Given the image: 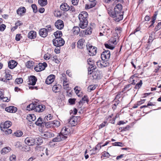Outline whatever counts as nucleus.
Instances as JSON below:
<instances>
[{"label": "nucleus", "mask_w": 161, "mask_h": 161, "mask_svg": "<svg viewBox=\"0 0 161 161\" xmlns=\"http://www.w3.org/2000/svg\"><path fill=\"white\" fill-rule=\"evenodd\" d=\"M53 44L57 47L63 46L65 42L62 38H55L53 40Z\"/></svg>", "instance_id": "obj_4"}, {"label": "nucleus", "mask_w": 161, "mask_h": 161, "mask_svg": "<svg viewBox=\"0 0 161 161\" xmlns=\"http://www.w3.org/2000/svg\"><path fill=\"white\" fill-rule=\"evenodd\" d=\"M46 29L47 33L48 32H50L52 31V29L50 25H48L47 26H46Z\"/></svg>", "instance_id": "obj_56"}, {"label": "nucleus", "mask_w": 161, "mask_h": 161, "mask_svg": "<svg viewBox=\"0 0 161 161\" xmlns=\"http://www.w3.org/2000/svg\"><path fill=\"white\" fill-rule=\"evenodd\" d=\"M28 117L30 119V121H34L36 119V116L34 114H30L29 116H28Z\"/></svg>", "instance_id": "obj_52"}, {"label": "nucleus", "mask_w": 161, "mask_h": 161, "mask_svg": "<svg viewBox=\"0 0 161 161\" xmlns=\"http://www.w3.org/2000/svg\"><path fill=\"white\" fill-rule=\"evenodd\" d=\"M12 122L9 121H5L4 123L2 125L1 124L0 125V129L2 131H4L3 130V127L2 126H3V129H7L9 127H10L12 125Z\"/></svg>", "instance_id": "obj_14"}, {"label": "nucleus", "mask_w": 161, "mask_h": 161, "mask_svg": "<svg viewBox=\"0 0 161 161\" xmlns=\"http://www.w3.org/2000/svg\"><path fill=\"white\" fill-rule=\"evenodd\" d=\"M45 125L47 128L53 127L52 121H49L45 122Z\"/></svg>", "instance_id": "obj_46"}, {"label": "nucleus", "mask_w": 161, "mask_h": 161, "mask_svg": "<svg viewBox=\"0 0 161 161\" xmlns=\"http://www.w3.org/2000/svg\"><path fill=\"white\" fill-rule=\"evenodd\" d=\"M36 103H32L28 105L26 107V110L29 111L32 110H34L35 111Z\"/></svg>", "instance_id": "obj_30"}, {"label": "nucleus", "mask_w": 161, "mask_h": 161, "mask_svg": "<svg viewBox=\"0 0 161 161\" xmlns=\"http://www.w3.org/2000/svg\"><path fill=\"white\" fill-rule=\"evenodd\" d=\"M17 109L14 106H9L5 108V110L7 112L11 113H14L16 112Z\"/></svg>", "instance_id": "obj_20"}, {"label": "nucleus", "mask_w": 161, "mask_h": 161, "mask_svg": "<svg viewBox=\"0 0 161 161\" xmlns=\"http://www.w3.org/2000/svg\"><path fill=\"white\" fill-rule=\"evenodd\" d=\"M104 45L106 48L113 50L114 48V47L112 46L110 44L108 43H105Z\"/></svg>", "instance_id": "obj_54"}, {"label": "nucleus", "mask_w": 161, "mask_h": 161, "mask_svg": "<svg viewBox=\"0 0 161 161\" xmlns=\"http://www.w3.org/2000/svg\"><path fill=\"white\" fill-rule=\"evenodd\" d=\"M15 82L18 84L22 83L23 82V80L22 78H19L16 79Z\"/></svg>", "instance_id": "obj_55"}, {"label": "nucleus", "mask_w": 161, "mask_h": 161, "mask_svg": "<svg viewBox=\"0 0 161 161\" xmlns=\"http://www.w3.org/2000/svg\"><path fill=\"white\" fill-rule=\"evenodd\" d=\"M17 14L19 15H23L26 12V9L24 7H21L16 11Z\"/></svg>", "instance_id": "obj_18"}, {"label": "nucleus", "mask_w": 161, "mask_h": 161, "mask_svg": "<svg viewBox=\"0 0 161 161\" xmlns=\"http://www.w3.org/2000/svg\"><path fill=\"white\" fill-rule=\"evenodd\" d=\"M75 98H69L68 101L69 103L71 105H73L75 104Z\"/></svg>", "instance_id": "obj_60"}, {"label": "nucleus", "mask_w": 161, "mask_h": 161, "mask_svg": "<svg viewBox=\"0 0 161 161\" xmlns=\"http://www.w3.org/2000/svg\"><path fill=\"white\" fill-rule=\"evenodd\" d=\"M60 122L57 120L52 121L53 127H58L60 125Z\"/></svg>", "instance_id": "obj_42"}, {"label": "nucleus", "mask_w": 161, "mask_h": 161, "mask_svg": "<svg viewBox=\"0 0 161 161\" xmlns=\"http://www.w3.org/2000/svg\"><path fill=\"white\" fill-rule=\"evenodd\" d=\"M42 120L41 117H39L37 119L35 123L37 125H41L42 124Z\"/></svg>", "instance_id": "obj_47"}, {"label": "nucleus", "mask_w": 161, "mask_h": 161, "mask_svg": "<svg viewBox=\"0 0 161 161\" xmlns=\"http://www.w3.org/2000/svg\"><path fill=\"white\" fill-rule=\"evenodd\" d=\"M36 32L34 31H30L28 34V37L31 39H34L36 37Z\"/></svg>", "instance_id": "obj_27"}, {"label": "nucleus", "mask_w": 161, "mask_h": 161, "mask_svg": "<svg viewBox=\"0 0 161 161\" xmlns=\"http://www.w3.org/2000/svg\"><path fill=\"white\" fill-rule=\"evenodd\" d=\"M60 79L61 81H63V83L68 82V80L66 77V75L65 73H62L61 74Z\"/></svg>", "instance_id": "obj_31"}, {"label": "nucleus", "mask_w": 161, "mask_h": 161, "mask_svg": "<svg viewBox=\"0 0 161 161\" xmlns=\"http://www.w3.org/2000/svg\"><path fill=\"white\" fill-rule=\"evenodd\" d=\"M25 142L27 145L30 146H33L35 144V140L31 137H27L25 140Z\"/></svg>", "instance_id": "obj_9"}, {"label": "nucleus", "mask_w": 161, "mask_h": 161, "mask_svg": "<svg viewBox=\"0 0 161 161\" xmlns=\"http://www.w3.org/2000/svg\"><path fill=\"white\" fill-rule=\"evenodd\" d=\"M11 150V148L9 147H7L3 148L1 151V153L3 154H5Z\"/></svg>", "instance_id": "obj_33"}, {"label": "nucleus", "mask_w": 161, "mask_h": 161, "mask_svg": "<svg viewBox=\"0 0 161 161\" xmlns=\"http://www.w3.org/2000/svg\"><path fill=\"white\" fill-rule=\"evenodd\" d=\"M43 58L45 60H47L50 58V55L49 54H45Z\"/></svg>", "instance_id": "obj_63"}, {"label": "nucleus", "mask_w": 161, "mask_h": 161, "mask_svg": "<svg viewBox=\"0 0 161 161\" xmlns=\"http://www.w3.org/2000/svg\"><path fill=\"white\" fill-rule=\"evenodd\" d=\"M161 28V22L158 23L156 26L155 28V30L157 31L159 30Z\"/></svg>", "instance_id": "obj_58"}, {"label": "nucleus", "mask_w": 161, "mask_h": 161, "mask_svg": "<svg viewBox=\"0 0 161 161\" xmlns=\"http://www.w3.org/2000/svg\"><path fill=\"white\" fill-rule=\"evenodd\" d=\"M37 80L36 77L34 76H31L29 78L28 85L34 86Z\"/></svg>", "instance_id": "obj_15"}, {"label": "nucleus", "mask_w": 161, "mask_h": 161, "mask_svg": "<svg viewBox=\"0 0 161 161\" xmlns=\"http://www.w3.org/2000/svg\"><path fill=\"white\" fill-rule=\"evenodd\" d=\"M85 40L83 39H80L77 42V47L80 49L83 48L85 46Z\"/></svg>", "instance_id": "obj_24"}, {"label": "nucleus", "mask_w": 161, "mask_h": 161, "mask_svg": "<svg viewBox=\"0 0 161 161\" xmlns=\"http://www.w3.org/2000/svg\"><path fill=\"white\" fill-rule=\"evenodd\" d=\"M68 122L71 126H75L76 124V122L75 121L74 118H70L68 119Z\"/></svg>", "instance_id": "obj_35"}, {"label": "nucleus", "mask_w": 161, "mask_h": 161, "mask_svg": "<svg viewBox=\"0 0 161 161\" xmlns=\"http://www.w3.org/2000/svg\"><path fill=\"white\" fill-rule=\"evenodd\" d=\"M60 9L64 11H67L70 9V7L66 3H62L60 6Z\"/></svg>", "instance_id": "obj_21"}, {"label": "nucleus", "mask_w": 161, "mask_h": 161, "mask_svg": "<svg viewBox=\"0 0 161 161\" xmlns=\"http://www.w3.org/2000/svg\"><path fill=\"white\" fill-rule=\"evenodd\" d=\"M88 100L87 98V97L86 96H84L82 98V99L79 102V104L80 106H82L83 103L85 102L88 103Z\"/></svg>", "instance_id": "obj_28"}, {"label": "nucleus", "mask_w": 161, "mask_h": 161, "mask_svg": "<svg viewBox=\"0 0 161 161\" xmlns=\"http://www.w3.org/2000/svg\"><path fill=\"white\" fill-rule=\"evenodd\" d=\"M33 64L34 62L33 61H28L27 62L26 66L28 68H31L33 66Z\"/></svg>", "instance_id": "obj_48"}, {"label": "nucleus", "mask_w": 161, "mask_h": 161, "mask_svg": "<svg viewBox=\"0 0 161 161\" xmlns=\"http://www.w3.org/2000/svg\"><path fill=\"white\" fill-rule=\"evenodd\" d=\"M55 25L58 29L61 30L64 27L63 22L60 19L58 20L55 23Z\"/></svg>", "instance_id": "obj_12"}, {"label": "nucleus", "mask_w": 161, "mask_h": 161, "mask_svg": "<svg viewBox=\"0 0 161 161\" xmlns=\"http://www.w3.org/2000/svg\"><path fill=\"white\" fill-rule=\"evenodd\" d=\"M108 14L114 18V20L116 22H119L123 19V13L114 11L111 10H108Z\"/></svg>", "instance_id": "obj_3"}, {"label": "nucleus", "mask_w": 161, "mask_h": 161, "mask_svg": "<svg viewBox=\"0 0 161 161\" xmlns=\"http://www.w3.org/2000/svg\"><path fill=\"white\" fill-rule=\"evenodd\" d=\"M8 69H5V77L6 78V79L7 80H10L12 79V75L9 74L8 72H7Z\"/></svg>", "instance_id": "obj_41"}, {"label": "nucleus", "mask_w": 161, "mask_h": 161, "mask_svg": "<svg viewBox=\"0 0 161 161\" xmlns=\"http://www.w3.org/2000/svg\"><path fill=\"white\" fill-rule=\"evenodd\" d=\"M47 66V64L46 62L42 63H39L35 67L34 69L36 72H40L44 70Z\"/></svg>", "instance_id": "obj_6"}, {"label": "nucleus", "mask_w": 161, "mask_h": 161, "mask_svg": "<svg viewBox=\"0 0 161 161\" xmlns=\"http://www.w3.org/2000/svg\"><path fill=\"white\" fill-rule=\"evenodd\" d=\"M70 132L69 129L67 127H64L61 130V132L57 136L53 139L52 141L54 142H58L64 140L67 138L66 136L68 135Z\"/></svg>", "instance_id": "obj_1"}, {"label": "nucleus", "mask_w": 161, "mask_h": 161, "mask_svg": "<svg viewBox=\"0 0 161 161\" xmlns=\"http://www.w3.org/2000/svg\"><path fill=\"white\" fill-rule=\"evenodd\" d=\"M115 31L117 33V38H118V34L120 33L121 31V29L120 28H115Z\"/></svg>", "instance_id": "obj_62"}, {"label": "nucleus", "mask_w": 161, "mask_h": 161, "mask_svg": "<svg viewBox=\"0 0 161 161\" xmlns=\"http://www.w3.org/2000/svg\"><path fill=\"white\" fill-rule=\"evenodd\" d=\"M53 91L55 93L59 92V89L57 85H54L52 88Z\"/></svg>", "instance_id": "obj_51"}, {"label": "nucleus", "mask_w": 161, "mask_h": 161, "mask_svg": "<svg viewBox=\"0 0 161 161\" xmlns=\"http://www.w3.org/2000/svg\"><path fill=\"white\" fill-rule=\"evenodd\" d=\"M90 3L87 6V8L89 9L94 7L97 3L96 0H89Z\"/></svg>", "instance_id": "obj_29"}, {"label": "nucleus", "mask_w": 161, "mask_h": 161, "mask_svg": "<svg viewBox=\"0 0 161 161\" xmlns=\"http://www.w3.org/2000/svg\"><path fill=\"white\" fill-rule=\"evenodd\" d=\"M142 80H140L139 82L136 84L135 87V88L137 89L139 88L142 86Z\"/></svg>", "instance_id": "obj_49"}, {"label": "nucleus", "mask_w": 161, "mask_h": 161, "mask_svg": "<svg viewBox=\"0 0 161 161\" xmlns=\"http://www.w3.org/2000/svg\"><path fill=\"white\" fill-rule=\"evenodd\" d=\"M67 82L64 83L63 84V86L64 89L66 90L67 92H68L70 90L71 88L69 86V84Z\"/></svg>", "instance_id": "obj_36"}, {"label": "nucleus", "mask_w": 161, "mask_h": 161, "mask_svg": "<svg viewBox=\"0 0 161 161\" xmlns=\"http://www.w3.org/2000/svg\"><path fill=\"white\" fill-rule=\"evenodd\" d=\"M113 11L117 12L124 13V11H122V6L121 4L120 3L117 4L115 7Z\"/></svg>", "instance_id": "obj_22"}, {"label": "nucleus", "mask_w": 161, "mask_h": 161, "mask_svg": "<svg viewBox=\"0 0 161 161\" xmlns=\"http://www.w3.org/2000/svg\"><path fill=\"white\" fill-rule=\"evenodd\" d=\"M38 3L42 7L44 6L47 3V0H38Z\"/></svg>", "instance_id": "obj_37"}, {"label": "nucleus", "mask_w": 161, "mask_h": 161, "mask_svg": "<svg viewBox=\"0 0 161 161\" xmlns=\"http://www.w3.org/2000/svg\"><path fill=\"white\" fill-rule=\"evenodd\" d=\"M72 31L75 35H77L80 31V28L78 26H74L72 29Z\"/></svg>", "instance_id": "obj_38"}, {"label": "nucleus", "mask_w": 161, "mask_h": 161, "mask_svg": "<svg viewBox=\"0 0 161 161\" xmlns=\"http://www.w3.org/2000/svg\"><path fill=\"white\" fill-rule=\"evenodd\" d=\"M102 28L103 29V31H105V36L109 35L111 33L112 30L108 26L105 25L102 26Z\"/></svg>", "instance_id": "obj_17"}, {"label": "nucleus", "mask_w": 161, "mask_h": 161, "mask_svg": "<svg viewBox=\"0 0 161 161\" xmlns=\"http://www.w3.org/2000/svg\"><path fill=\"white\" fill-rule=\"evenodd\" d=\"M31 8L33 9V12L34 13H36L38 11L37 8L36 4H33L31 5Z\"/></svg>", "instance_id": "obj_45"}, {"label": "nucleus", "mask_w": 161, "mask_h": 161, "mask_svg": "<svg viewBox=\"0 0 161 161\" xmlns=\"http://www.w3.org/2000/svg\"><path fill=\"white\" fill-rule=\"evenodd\" d=\"M110 56V52L108 50H104L101 54L102 59H106L108 60Z\"/></svg>", "instance_id": "obj_8"}, {"label": "nucleus", "mask_w": 161, "mask_h": 161, "mask_svg": "<svg viewBox=\"0 0 161 161\" xmlns=\"http://www.w3.org/2000/svg\"><path fill=\"white\" fill-rule=\"evenodd\" d=\"M17 62L14 60L9 61L8 63V66L10 69H13L17 65Z\"/></svg>", "instance_id": "obj_26"}, {"label": "nucleus", "mask_w": 161, "mask_h": 161, "mask_svg": "<svg viewBox=\"0 0 161 161\" xmlns=\"http://www.w3.org/2000/svg\"><path fill=\"white\" fill-rule=\"evenodd\" d=\"M87 49L89 52V54L90 56H94L96 54L97 48L96 47H93L90 44L86 45Z\"/></svg>", "instance_id": "obj_5"}, {"label": "nucleus", "mask_w": 161, "mask_h": 161, "mask_svg": "<svg viewBox=\"0 0 161 161\" xmlns=\"http://www.w3.org/2000/svg\"><path fill=\"white\" fill-rule=\"evenodd\" d=\"M6 27V26L5 24H2L0 26V31H3Z\"/></svg>", "instance_id": "obj_61"}, {"label": "nucleus", "mask_w": 161, "mask_h": 161, "mask_svg": "<svg viewBox=\"0 0 161 161\" xmlns=\"http://www.w3.org/2000/svg\"><path fill=\"white\" fill-rule=\"evenodd\" d=\"M114 103L112 105V108L113 110H115L117 107V105L119 103L120 101L118 100L115 99L114 101Z\"/></svg>", "instance_id": "obj_40"}, {"label": "nucleus", "mask_w": 161, "mask_h": 161, "mask_svg": "<svg viewBox=\"0 0 161 161\" xmlns=\"http://www.w3.org/2000/svg\"><path fill=\"white\" fill-rule=\"evenodd\" d=\"M45 109V106L42 104H39L38 103H36L35 111L41 112H42Z\"/></svg>", "instance_id": "obj_10"}, {"label": "nucleus", "mask_w": 161, "mask_h": 161, "mask_svg": "<svg viewBox=\"0 0 161 161\" xmlns=\"http://www.w3.org/2000/svg\"><path fill=\"white\" fill-rule=\"evenodd\" d=\"M88 64L90 65V66L88 68V74H91L92 72V70H95L96 66L93 65L92 61L91 63H88Z\"/></svg>", "instance_id": "obj_25"}, {"label": "nucleus", "mask_w": 161, "mask_h": 161, "mask_svg": "<svg viewBox=\"0 0 161 161\" xmlns=\"http://www.w3.org/2000/svg\"><path fill=\"white\" fill-rule=\"evenodd\" d=\"M113 145L114 146H118L122 147L123 146V144L121 142H117L113 143Z\"/></svg>", "instance_id": "obj_57"}, {"label": "nucleus", "mask_w": 161, "mask_h": 161, "mask_svg": "<svg viewBox=\"0 0 161 161\" xmlns=\"http://www.w3.org/2000/svg\"><path fill=\"white\" fill-rule=\"evenodd\" d=\"M49 151L47 148L44 147L43 148V149L42 150V152H41V156L42 157L45 154L47 156H48L49 155Z\"/></svg>", "instance_id": "obj_32"}, {"label": "nucleus", "mask_w": 161, "mask_h": 161, "mask_svg": "<svg viewBox=\"0 0 161 161\" xmlns=\"http://www.w3.org/2000/svg\"><path fill=\"white\" fill-rule=\"evenodd\" d=\"M42 136L45 139H48L49 138L54 137L55 135L51 132H45L42 134Z\"/></svg>", "instance_id": "obj_13"}, {"label": "nucleus", "mask_w": 161, "mask_h": 161, "mask_svg": "<svg viewBox=\"0 0 161 161\" xmlns=\"http://www.w3.org/2000/svg\"><path fill=\"white\" fill-rule=\"evenodd\" d=\"M88 17V14L87 12L83 11L79 15V19L80 20L79 26L82 29L86 28L88 24V21L87 18Z\"/></svg>", "instance_id": "obj_2"}, {"label": "nucleus", "mask_w": 161, "mask_h": 161, "mask_svg": "<svg viewBox=\"0 0 161 161\" xmlns=\"http://www.w3.org/2000/svg\"><path fill=\"white\" fill-rule=\"evenodd\" d=\"M99 150L98 149L96 146H95L94 148H93L92 149L90 150V152H92L91 153L92 154H95Z\"/></svg>", "instance_id": "obj_50"}, {"label": "nucleus", "mask_w": 161, "mask_h": 161, "mask_svg": "<svg viewBox=\"0 0 161 161\" xmlns=\"http://www.w3.org/2000/svg\"><path fill=\"white\" fill-rule=\"evenodd\" d=\"M97 87V86L95 85H92L89 86L88 87V90L89 92H91L92 91L95 90Z\"/></svg>", "instance_id": "obj_44"}, {"label": "nucleus", "mask_w": 161, "mask_h": 161, "mask_svg": "<svg viewBox=\"0 0 161 161\" xmlns=\"http://www.w3.org/2000/svg\"><path fill=\"white\" fill-rule=\"evenodd\" d=\"M55 76L53 75H49L46 79L45 83L46 84L49 85L53 82Z\"/></svg>", "instance_id": "obj_16"}, {"label": "nucleus", "mask_w": 161, "mask_h": 161, "mask_svg": "<svg viewBox=\"0 0 161 161\" xmlns=\"http://www.w3.org/2000/svg\"><path fill=\"white\" fill-rule=\"evenodd\" d=\"M53 116L51 114H49L47 116H45L44 118V120H48L52 119Z\"/></svg>", "instance_id": "obj_59"}, {"label": "nucleus", "mask_w": 161, "mask_h": 161, "mask_svg": "<svg viewBox=\"0 0 161 161\" xmlns=\"http://www.w3.org/2000/svg\"><path fill=\"white\" fill-rule=\"evenodd\" d=\"M54 35L55 37V38H61V36H62V33L61 31H57L54 32Z\"/></svg>", "instance_id": "obj_34"}, {"label": "nucleus", "mask_w": 161, "mask_h": 161, "mask_svg": "<svg viewBox=\"0 0 161 161\" xmlns=\"http://www.w3.org/2000/svg\"><path fill=\"white\" fill-rule=\"evenodd\" d=\"M23 134V132L20 130H17L13 134L14 136H15L17 137H21Z\"/></svg>", "instance_id": "obj_39"}, {"label": "nucleus", "mask_w": 161, "mask_h": 161, "mask_svg": "<svg viewBox=\"0 0 161 161\" xmlns=\"http://www.w3.org/2000/svg\"><path fill=\"white\" fill-rule=\"evenodd\" d=\"M106 59H102L101 60H99L96 63L97 64L98 67L103 68L108 66L109 65V63Z\"/></svg>", "instance_id": "obj_7"}, {"label": "nucleus", "mask_w": 161, "mask_h": 161, "mask_svg": "<svg viewBox=\"0 0 161 161\" xmlns=\"http://www.w3.org/2000/svg\"><path fill=\"white\" fill-rule=\"evenodd\" d=\"M14 146L17 148H19L20 149L22 147V145L21 142H16L14 143Z\"/></svg>", "instance_id": "obj_53"}, {"label": "nucleus", "mask_w": 161, "mask_h": 161, "mask_svg": "<svg viewBox=\"0 0 161 161\" xmlns=\"http://www.w3.org/2000/svg\"><path fill=\"white\" fill-rule=\"evenodd\" d=\"M9 159L11 161H15L16 157L14 155H12L10 157Z\"/></svg>", "instance_id": "obj_64"}, {"label": "nucleus", "mask_w": 161, "mask_h": 161, "mask_svg": "<svg viewBox=\"0 0 161 161\" xmlns=\"http://www.w3.org/2000/svg\"><path fill=\"white\" fill-rule=\"evenodd\" d=\"M47 33L45 28H42L39 31L40 36L43 37H46L47 35Z\"/></svg>", "instance_id": "obj_19"}, {"label": "nucleus", "mask_w": 161, "mask_h": 161, "mask_svg": "<svg viewBox=\"0 0 161 161\" xmlns=\"http://www.w3.org/2000/svg\"><path fill=\"white\" fill-rule=\"evenodd\" d=\"M84 32L86 35H90L92 33V29L91 27H88L85 30Z\"/></svg>", "instance_id": "obj_43"}, {"label": "nucleus", "mask_w": 161, "mask_h": 161, "mask_svg": "<svg viewBox=\"0 0 161 161\" xmlns=\"http://www.w3.org/2000/svg\"><path fill=\"white\" fill-rule=\"evenodd\" d=\"M158 14V11H156L155 12L153 16L152 17L151 21L150 22L151 24L149 26V27H153V25L155 23V21L157 18V16Z\"/></svg>", "instance_id": "obj_23"}, {"label": "nucleus", "mask_w": 161, "mask_h": 161, "mask_svg": "<svg viewBox=\"0 0 161 161\" xmlns=\"http://www.w3.org/2000/svg\"><path fill=\"white\" fill-rule=\"evenodd\" d=\"M94 70H92V77L94 79L99 80L101 79L102 76L99 71H95Z\"/></svg>", "instance_id": "obj_11"}]
</instances>
